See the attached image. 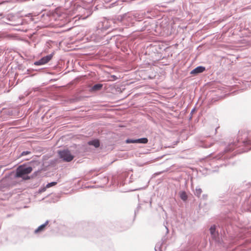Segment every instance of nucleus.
Listing matches in <instances>:
<instances>
[{
  "mask_svg": "<svg viewBox=\"0 0 251 251\" xmlns=\"http://www.w3.org/2000/svg\"><path fill=\"white\" fill-rule=\"evenodd\" d=\"M29 165L23 164L20 165L16 169L15 177L22 178L24 180L33 178V176H28L33 170V167L38 166L40 162L38 160L30 161Z\"/></svg>",
  "mask_w": 251,
  "mask_h": 251,
  "instance_id": "f03ea898",
  "label": "nucleus"
},
{
  "mask_svg": "<svg viewBox=\"0 0 251 251\" xmlns=\"http://www.w3.org/2000/svg\"><path fill=\"white\" fill-rule=\"evenodd\" d=\"M49 221L47 220L44 224L39 226L38 228L34 230V233L37 234L44 231L46 229V226L49 224Z\"/></svg>",
  "mask_w": 251,
  "mask_h": 251,
  "instance_id": "f8f14e48",
  "label": "nucleus"
},
{
  "mask_svg": "<svg viewBox=\"0 0 251 251\" xmlns=\"http://www.w3.org/2000/svg\"><path fill=\"white\" fill-rule=\"evenodd\" d=\"M165 228H166V230H167L166 232H167V233H168L169 232V229H168V228L166 226H165Z\"/></svg>",
  "mask_w": 251,
  "mask_h": 251,
  "instance_id": "7c9ffc66",
  "label": "nucleus"
},
{
  "mask_svg": "<svg viewBox=\"0 0 251 251\" xmlns=\"http://www.w3.org/2000/svg\"><path fill=\"white\" fill-rule=\"evenodd\" d=\"M103 182L107 183L108 182V178L106 176H103Z\"/></svg>",
  "mask_w": 251,
  "mask_h": 251,
  "instance_id": "a878e982",
  "label": "nucleus"
},
{
  "mask_svg": "<svg viewBox=\"0 0 251 251\" xmlns=\"http://www.w3.org/2000/svg\"><path fill=\"white\" fill-rule=\"evenodd\" d=\"M128 176V173L127 172L123 173L119 176V181L120 183V185H124L125 184H126V178Z\"/></svg>",
  "mask_w": 251,
  "mask_h": 251,
  "instance_id": "9b49d317",
  "label": "nucleus"
},
{
  "mask_svg": "<svg viewBox=\"0 0 251 251\" xmlns=\"http://www.w3.org/2000/svg\"><path fill=\"white\" fill-rule=\"evenodd\" d=\"M141 208V206H140V204H138L137 207V209H140V208Z\"/></svg>",
  "mask_w": 251,
  "mask_h": 251,
  "instance_id": "c756f323",
  "label": "nucleus"
},
{
  "mask_svg": "<svg viewBox=\"0 0 251 251\" xmlns=\"http://www.w3.org/2000/svg\"><path fill=\"white\" fill-rule=\"evenodd\" d=\"M6 20L9 22L5 23L12 26H18L23 24V20L21 18H18L13 15H8L6 18Z\"/></svg>",
  "mask_w": 251,
  "mask_h": 251,
  "instance_id": "423d86ee",
  "label": "nucleus"
},
{
  "mask_svg": "<svg viewBox=\"0 0 251 251\" xmlns=\"http://www.w3.org/2000/svg\"><path fill=\"white\" fill-rule=\"evenodd\" d=\"M22 66L21 65L18 66V69L19 70L22 69Z\"/></svg>",
  "mask_w": 251,
  "mask_h": 251,
  "instance_id": "473e14b6",
  "label": "nucleus"
},
{
  "mask_svg": "<svg viewBox=\"0 0 251 251\" xmlns=\"http://www.w3.org/2000/svg\"><path fill=\"white\" fill-rule=\"evenodd\" d=\"M58 154L59 157L66 162H71L74 158V156L68 149L58 151Z\"/></svg>",
  "mask_w": 251,
  "mask_h": 251,
  "instance_id": "39448f33",
  "label": "nucleus"
},
{
  "mask_svg": "<svg viewBox=\"0 0 251 251\" xmlns=\"http://www.w3.org/2000/svg\"><path fill=\"white\" fill-rule=\"evenodd\" d=\"M162 244H163L162 243H157L154 248L155 251H162L161 246L162 245Z\"/></svg>",
  "mask_w": 251,
  "mask_h": 251,
  "instance_id": "aec40b11",
  "label": "nucleus"
},
{
  "mask_svg": "<svg viewBox=\"0 0 251 251\" xmlns=\"http://www.w3.org/2000/svg\"><path fill=\"white\" fill-rule=\"evenodd\" d=\"M119 23L122 25H125L126 26H135L137 29L142 27V25H135L137 20V17L136 14L135 15L125 14L120 18H118Z\"/></svg>",
  "mask_w": 251,
  "mask_h": 251,
  "instance_id": "20e7f679",
  "label": "nucleus"
},
{
  "mask_svg": "<svg viewBox=\"0 0 251 251\" xmlns=\"http://www.w3.org/2000/svg\"><path fill=\"white\" fill-rule=\"evenodd\" d=\"M142 25V27H140L137 29V31H143L145 30H147L148 31H150L151 30V26L150 23L148 21L143 22L142 20H139L136 22L135 25Z\"/></svg>",
  "mask_w": 251,
  "mask_h": 251,
  "instance_id": "6e6552de",
  "label": "nucleus"
},
{
  "mask_svg": "<svg viewBox=\"0 0 251 251\" xmlns=\"http://www.w3.org/2000/svg\"><path fill=\"white\" fill-rule=\"evenodd\" d=\"M88 144L90 146H92L98 148L100 146V140L98 139H94L88 142Z\"/></svg>",
  "mask_w": 251,
  "mask_h": 251,
  "instance_id": "ddd939ff",
  "label": "nucleus"
},
{
  "mask_svg": "<svg viewBox=\"0 0 251 251\" xmlns=\"http://www.w3.org/2000/svg\"><path fill=\"white\" fill-rule=\"evenodd\" d=\"M202 197H203V199H204V200H206V199H207V195H206V194H203V195H202Z\"/></svg>",
  "mask_w": 251,
  "mask_h": 251,
  "instance_id": "cd10ccee",
  "label": "nucleus"
},
{
  "mask_svg": "<svg viewBox=\"0 0 251 251\" xmlns=\"http://www.w3.org/2000/svg\"><path fill=\"white\" fill-rule=\"evenodd\" d=\"M202 193V190L199 187H197L196 188L195 191L194 192V194L196 196L199 198L201 196V195Z\"/></svg>",
  "mask_w": 251,
  "mask_h": 251,
  "instance_id": "a211bd4d",
  "label": "nucleus"
},
{
  "mask_svg": "<svg viewBox=\"0 0 251 251\" xmlns=\"http://www.w3.org/2000/svg\"><path fill=\"white\" fill-rule=\"evenodd\" d=\"M114 24L115 22L113 20H104L101 23V25H99V27L102 30H106L112 27V24Z\"/></svg>",
  "mask_w": 251,
  "mask_h": 251,
  "instance_id": "1a4fd4ad",
  "label": "nucleus"
},
{
  "mask_svg": "<svg viewBox=\"0 0 251 251\" xmlns=\"http://www.w3.org/2000/svg\"><path fill=\"white\" fill-rule=\"evenodd\" d=\"M31 153V152L29 151H23L21 153L20 157L24 156L28 154H30Z\"/></svg>",
  "mask_w": 251,
  "mask_h": 251,
  "instance_id": "412c9836",
  "label": "nucleus"
},
{
  "mask_svg": "<svg viewBox=\"0 0 251 251\" xmlns=\"http://www.w3.org/2000/svg\"><path fill=\"white\" fill-rule=\"evenodd\" d=\"M210 233L212 238L217 243H220L221 239L220 237L218 231L216 230V226L215 225H212L209 228Z\"/></svg>",
  "mask_w": 251,
  "mask_h": 251,
  "instance_id": "0eeeda50",
  "label": "nucleus"
},
{
  "mask_svg": "<svg viewBox=\"0 0 251 251\" xmlns=\"http://www.w3.org/2000/svg\"><path fill=\"white\" fill-rule=\"evenodd\" d=\"M105 39L108 43H114L116 47L120 49L122 51L126 52L127 51L128 46L126 37L120 35H116L111 37L107 36Z\"/></svg>",
  "mask_w": 251,
  "mask_h": 251,
  "instance_id": "7ed1b4c3",
  "label": "nucleus"
},
{
  "mask_svg": "<svg viewBox=\"0 0 251 251\" xmlns=\"http://www.w3.org/2000/svg\"><path fill=\"white\" fill-rule=\"evenodd\" d=\"M103 86V85L101 83H97L93 86L92 87V90L93 91H97L100 90Z\"/></svg>",
  "mask_w": 251,
  "mask_h": 251,
  "instance_id": "dca6fc26",
  "label": "nucleus"
},
{
  "mask_svg": "<svg viewBox=\"0 0 251 251\" xmlns=\"http://www.w3.org/2000/svg\"><path fill=\"white\" fill-rule=\"evenodd\" d=\"M38 173V171L35 172L31 176H33V178L35 177Z\"/></svg>",
  "mask_w": 251,
  "mask_h": 251,
  "instance_id": "bb28decb",
  "label": "nucleus"
},
{
  "mask_svg": "<svg viewBox=\"0 0 251 251\" xmlns=\"http://www.w3.org/2000/svg\"><path fill=\"white\" fill-rule=\"evenodd\" d=\"M139 210V209H137V208L135 210V211H134V213H135V215H136L137 214V213L138 212V211Z\"/></svg>",
  "mask_w": 251,
  "mask_h": 251,
  "instance_id": "c85d7f7f",
  "label": "nucleus"
},
{
  "mask_svg": "<svg viewBox=\"0 0 251 251\" xmlns=\"http://www.w3.org/2000/svg\"><path fill=\"white\" fill-rule=\"evenodd\" d=\"M195 111H196V109H195V108H193V109H192V110H191V113H190V117H189V120L190 121V120H191V119H192V115H193V113L194 112H195Z\"/></svg>",
  "mask_w": 251,
  "mask_h": 251,
  "instance_id": "b1692460",
  "label": "nucleus"
},
{
  "mask_svg": "<svg viewBox=\"0 0 251 251\" xmlns=\"http://www.w3.org/2000/svg\"><path fill=\"white\" fill-rule=\"evenodd\" d=\"M125 142L126 144H137V139L128 138L126 140Z\"/></svg>",
  "mask_w": 251,
  "mask_h": 251,
  "instance_id": "6ab92c4d",
  "label": "nucleus"
},
{
  "mask_svg": "<svg viewBox=\"0 0 251 251\" xmlns=\"http://www.w3.org/2000/svg\"><path fill=\"white\" fill-rule=\"evenodd\" d=\"M112 77L114 79H117V77H116L115 75H112Z\"/></svg>",
  "mask_w": 251,
  "mask_h": 251,
  "instance_id": "2f4dec72",
  "label": "nucleus"
},
{
  "mask_svg": "<svg viewBox=\"0 0 251 251\" xmlns=\"http://www.w3.org/2000/svg\"><path fill=\"white\" fill-rule=\"evenodd\" d=\"M179 197L180 199L184 201H186L188 199V196L184 191H182L179 192Z\"/></svg>",
  "mask_w": 251,
  "mask_h": 251,
  "instance_id": "2eb2a0df",
  "label": "nucleus"
},
{
  "mask_svg": "<svg viewBox=\"0 0 251 251\" xmlns=\"http://www.w3.org/2000/svg\"><path fill=\"white\" fill-rule=\"evenodd\" d=\"M52 56H53V54L51 53V54H48L45 56L42 57L41 58V61H43V63H44V64H45L47 63L48 62H49L51 59Z\"/></svg>",
  "mask_w": 251,
  "mask_h": 251,
  "instance_id": "4468645a",
  "label": "nucleus"
},
{
  "mask_svg": "<svg viewBox=\"0 0 251 251\" xmlns=\"http://www.w3.org/2000/svg\"><path fill=\"white\" fill-rule=\"evenodd\" d=\"M34 64L36 66H39V65H44V63H43V61H41V59L34 62Z\"/></svg>",
  "mask_w": 251,
  "mask_h": 251,
  "instance_id": "5701e85b",
  "label": "nucleus"
},
{
  "mask_svg": "<svg viewBox=\"0 0 251 251\" xmlns=\"http://www.w3.org/2000/svg\"><path fill=\"white\" fill-rule=\"evenodd\" d=\"M47 188H46V186L45 187H43V188H40L39 189V190H38V193H42L43 192H45Z\"/></svg>",
  "mask_w": 251,
  "mask_h": 251,
  "instance_id": "393cba45",
  "label": "nucleus"
},
{
  "mask_svg": "<svg viewBox=\"0 0 251 251\" xmlns=\"http://www.w3.org/2000/svg\"><path fill=\"white\" fill-rule=\"evenodd\" d=\"M237 143H231L229 144L223 152H220L216 156L217 160L230 159L235 155L232 151L235 148L240 147L242 144L245 146H251V131L245 132L239 131L237 138ZM251 150V147L249 149Z\"/></svg>",
  "mask_w": 251,
  "mask_h": 251,
  "instance_id": "f257e3e1",
  "label": "nucleus"
},
{
  "mask_svg": "<svg viewBox=\"0 0 251 251\" xmlns=\"http://www.w3.org/2000/svg\"><path fill=\"white\" fill-rule=\"evenodd\" d=\"M148 142V139L146 137H143L137 139V144H147Z\"/></svg>",
  "mask_w": 251,
  "mask_h": 251,
  "instance_id": "f3484780",
  "label": "nucleus"
},
{
  "mask_svg": "<svg viewBox=\"0 0 251 251\" xmlns=\"http://www.w3.org/2000/svg\"><path fill=\"white\" fill-rule=\"evenodd\" d=\"M205 70V67L202 66H199L192 70L190 72V74L193 75H197L199 74L203 73Z\"/></svg>",
  "mask_w": 251,
  "mask_h": 251,
  "instance_id": "9d476101",
  "label": "nucleus"
},
{
  "mask_svg": "<svg viewBox=\"0 0 251 251\" xmlns=\"http://www.w3.org/2000/svg\"><path fill=\"white\" fill-rule=\"evenodd\" d=\"M57 182L56 181H52V182L48 183L46 185V188H49L50 187L53 186L55 185L56 184H57Z\"/></svg>",
  "mask_w": 251,
  "mask_h": 251,
  "instance_id": "4be33fe9",
  "label": "nucleus"
}]
</instances>
